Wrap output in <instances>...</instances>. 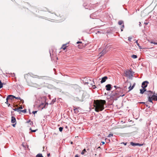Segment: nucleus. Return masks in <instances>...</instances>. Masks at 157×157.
I'll return each mask as SVG.
<instances>
[{
  "mask_svg": "<svg viewBox=\"0 0 157 157\" xmlns=\"http://www.w3.org/2000/svg\"><path fill=\"white\" fill-rule=\"evenodd\" d=\"M151 44H157V43L155 42L152 41V42H151Z\"/></svg>",
  "mask_w": 157,
  "mask_h": 157,
  "instance_id": "f704fd0d",
  "label": "nucleus"
},
{
  "mask_svg": "<svg viewBox=\"0 0 157 157\" xmlns=\"http://www.w3.org/2000/svg\"><path fill=\"white\" fill-rule=\"evenodd\" d=\"M37 111H33V112H32V113L34 114H35L37 112Z\"/></svg>",
  "mask_w": 157,
  "mask_h": 157,
  "instance_id": "a19ab883",
  "label": "nucleus"
},
{
  "mask_svg": "<svg viewBox=\"0 0 157 157\" xmlns=\"http://www.w3.org/2000/svg\"><path fill=\"white\" fill-rule=\"evenodd\" d=\"M143 145V144H140L139 143H137L136 146H142Z\"/></svg>",
  "mask_w": 157,
  "mask_h": 157,
  "instance_id": "7c9ffc66",
  "label": "nucleus"
},
{
  "mask_svg": "<svg viewBox=\"0 0 157 157\" xmlns=\"http://www.w3.org/2000/svg\"><path fill=\"white\" fill-rule=\"evenodd\" d=\"M123 21L122 20L119 21L118 22V24L119 25H121L123 24Z\"/></svg>",
  "mask_w": 157,
  "mask_h": 157,
  "instance_id": "dca6fc26",
  "label": "nucleus"
},
{
  "mask_svg": "<svg viewBox=\"0 0 157 157\" xmlns=\"http://www.w3.org/2000/svg\"><path fill=\"white\" fill-rule=\"evenodd\" d=\"M30 121H31L30 120L28 121H27V123H29Z\"/></svg>",
  "mask_w": 157,
  "mask_h": 157,
  "instance_id": "a18cd8bd",
  "label": "nucleus"
},
{
  "mask_svg": "<svg viewBox=\"0 0 157 157\" xmlns=\"http://www.w3.org/2000/svg\"><path fill=\"white\" fill-rule=\"evenodd\" d=\"M50 155V154L49 153L48 154L47 156L48 157Z\"/></svg>",
  "mask_w": 157,
  "mask_h": 157,
  "instance_id": "603ef678",
  "label": "nucleus"
},
{
  "mask_svg": "<svg viewBox=\"0 0 157 157\" xmlns=\"http://www.w3.org/2000/svg\"><path fill=\"white\" fill-rule=\"evenodd\" d=\"M2 87H3L2 83L1 82V81L0 80V89L2 88Z\"/></svg>",
  "mask_w": 157,
  "mask_h": 157,
  "instance_id": "393cba45",
  "label": "nucleus"
},
{
  "mask_svg": "<svg viewBox=\"0 0 157 157\" xmlns=\"http://www.w3.org/2000/svg\"><path fill=\"white\" fill-rule=\"evenodd\" d=\"M101 143H102V144L103 145L104 144H105V142H103V141Z\"/></svg>",
  "mask_w": 157,
  "mask_h": 157,
  "instance_id": "3c124183",
  "label": "nucleus"
},
{
  "mask_svg": "<svg viewBox=\"0 0 157 157\" xmlns=\"http://www.w3.org/2000/svg\"><path fill=\"white\" fill-rule=\"evenodd\" d=\"M121 144H124L125 145H126L127 144V143H121Z\"/></svg>",
  "mask_w": 157,
  "mask_h": 157,
  "instance_id": "09e8293b",
  "label": "nucleus"
},
{
  "mask_svg": "<svg viewBox=\"0 0 157 157\" xmlns=\"http://www.w3.org/2000/svg\"><path fill=\"white\" fill-rule=\"evenodd\" d=\"M132 39V38L130 37H128V40L129 41H131V40Z\"/></svg>",
  "mask_w": 157,
  "mask_h": 157,
  "instance_id": "58836bf2",
  "label": "nucleus"
},
{
  "mask_svg": "<svg viewBox=\"0 0 157 157\" xmlns=\"http://www.w3.org/2000/svg\"><path fill=\"white\" fill-rule=\"evenodd\" d=\"M124 76L126 77L131 78L132 76V72L130 70H128L124 71Z\"/></svg>",
  "mask_w": 157,
  "mask_h": 157,
  "instance_id": "7ed1b4c3",
  "label": "nucleus"
},
{
  "mask_svg": "<svg viewBox=\"0 0 157 157\" xmlns=\"http://www.w3.org/2000/svg\"><path fill=\"white\" fill-rule=\"evenodd\" d=\"M15 125H16V123H15V124H12V126H13V127H14L15 126Z\"/></svg>",
  "mask_w": 157,
  "mask_h": 157,
  "instance_id": "de8ad7c7",
  "label": "nucleus"
},
{
  "mask_svg": "<svg viewBox=\"0 0 157 157\" xmlns=\"http://www.w3.org/2000/svg\"><path fill=\"white\" fill-rule=\"evenodd\" d=\"M36 157H43L41 154H38L36 156Z\"/></svg>",
  "mask_w": 157,
  "mask_h": 157,
  "instance_id": "a211bd4d",
  "label": "nucleus"
},
{
  "mask_svg": "<svg viewBox=\"0 0 157 157\" xmlns=\"http://www.w3.org/2000/svg\"><path fill=\"white\" fill-rule=\"evenodd\" d=\"M108 78V77L106 76H104L101 78V82L102 83L105 82L106 79Z\"/></svg>",
  "mask_w": 157,
  "mask_h": 157,
  "instance_id": "9d476101",
  "label": "nucleus"
},
{
  "mask_svg": "<svg viewBox=\"0 0 157 157\" xmlns=\"http://www.w3.org/2000/svg\"><path fill=\"white\" fill-rule=\"evenodd\" d=\"M106 52H107V51L105 49L103 50L102 51V52L100 53V54H101V55H100V56H101L104 55L106 53Z\"/></svg>",
  "mask_w": 157,
  "mask_h": 157,
  "instance_id": "9b49d317",
  "label": "nucleus"
},
{
  "mask_svg": "<svg viewBox=\"0 0 157 157\" xmlns=\"http://www.w3.org/2000/svg\"><path fill=\"white\" fill-rule=\"evenodd\" d=\"M11 122L12 123H14L16 122V119L14 117L12 116L11 117Z\"/></svg>",
  "mask_w": 157,
  "mask_h": 157,
  "instance_id": "f8f14e48",
  "label": "nucleus"
},
{
  "mask_svg": "<svg viewBox=\"0 0 157 157\" xmlns=\"http://www.w3.org/2000/svg\"><path fill=\"white\" fill-rule=\"evenodd\" d=\"M124 24H123L122 25V26H121V31H123V29L124 28Z\"/></svg>",
  "mask_w": 157,
  "mask_h": 157,
  "instance_id": "b1692460",
  "label": "nucleus"
},
{
  "mask_svg": "<svg viewBox=\"0 0 157 157\" xmlns=\"http://www.w3.org/2000/svg\"><path fill=\"white\" fill-rule=\"evenodd\" d=\"M94 15H95V14L93 13L92 14H90V18H92V19H94V18L93 17Z\"/></svg>",
  "mask_w": 157,
  "mask_h": 157,
  "instance_id": "a878e982",
  "label": "nucleus"
},
{
  "mask_svg": "<svg viewBox=\"0 0 157 157\" xmlns=\"http://www.w3.org/2000/svg\"><path fill=\"white\" fill-rule=\"evenodd\" d=\"M19 108V109H22L23 108H22V106H21V107H20Z\"/></svg>",
  "mask_w": 157,
  "mask_h": 157,
  "instance_id": "864d4df0",
  "label": "nucleus"
},
{
  "mask_svg": "<svg viewBox=\"0 0 157 157\" xmlns=\"http://www.w3.org/2000/svg\"><path fill=\"white\" fill-rule=\"evenodd\" d=\"M86 152V150L85 149H84L81 152V154L82 155H84V153Z\"/></svg>",
  "mask_w": 157,
  "mask_h": 157,
  "instance_id": "4be33fe9",
  "label": "nucleus"
},
{
  "mask_svg": "<svg viewBox=\"0 0 157 157\" xmlns=\"http://www.w3.org/2000/svg\"><path fill=\"white\" fill-rule=\"evenodd\" d=\"M14 98H15V96H14L11 95H10L7 96V97L6 98V100H7L10 99L12 100Z\"/></svg>",
  "mask_w": 157,
  "mask_h": 157,
  "instance_id": "0eeeda50",
  "label": "nucleus"
},
{
  "mask_svg": "<svg viewBox=\"0 0 157 157\" xmlns=\"http://www.w3.org/2000/svg\"><path fill=\"white\" fill-rule=\"evenodd\" d=\"M100 33V32H99V31H98L96 33Z\"/></svg>",
  "mask_w": 157,
  "mask_h": 157,
  "instance_id": "052dcab7",
  "label": "nucleus"
},
{
  "mask_svg": "<svg viewBox=\"0 0 157 157\" xmlns=\"http://www.w3.org/2000/svg\"><path fill=\"white\" fill-rule=\"evenodd\" d=\"M112 136H113V134H109L107 136V137H111Z\"/></svg>",
  "mask_w": 157,
  "mask_h": 157,
  "instance_id": "72a5a7b5",
  "label": "nucleus"
},
{
  "mask_svg": "<svg viewBox=\"0 0 157 157\" xmlns=\"http://www.w3.org/2000/svg\"><path fill=\"white\" fill-rule=\"evenodd\" d=\"M56 99H53L52 101V103H53L55 101H56Z\"/></svg>",
  "mask_w": 157,
  "mask_h": 157,
  "instance_id": "ea45409f",
  "label": "nucleus"
},
{
  "mask_svg": "<svg viewBox=\"0 0 157 157\" xmlns=\"http://www.w3.org/2000/svg\"><path fill=\"white\" fill-rule=\"evenodd\" d=\"M16 98V99H19L20 100H21V101H22L21 99V98L20 97H15V98Z\"/></svg>",
  "mask_w": 157,
  "mask_h": 157,
  "instance_id": "473e14b6",
  "label": "nucleus"
},
{
  "mask_svg": "<svg viewBox=\"0 0 157 157\" xmlns=\"http://www.w3.org/2000/svg\"><path fill=\"white\" fill-rule=\"evenodd\" d=\"M82 43V42H80V41H78L77 42V44H78V43Z\"/></svg>",
  "mask_w": 157,
  "mask_h": 157,
  "instance_id": "49530a36",
  "label": "nucleus"
},
{
  "mask_svg": "<svg viewBox=\"0 0 157 157\" xmlns=\"http://www.w3.org/2000/svg\"><path fill=\"white\" fill-rule=\"evenodd\" d=\"M114 87L116 88V87H117V86H114Z\"/></svg>",
  "mask_w": 157,
  "mask_h": 157,
  "instance_id": "680f3d73",
  "label": "nucleus"
},
{
  "mask_svg": "<svg viewBox=\"0 0 157 157\" xmlns=\"http://www.w3.org/2000/svg\"><path fill=\"white\" fill-rule=\"evenodd\" d=\"M75 157H78V156L77 154L75 155Z\"/></svg>",
  "mask_w": 157,
  "mask_h": 157,
  "instance_id": "8fccbe9b",
  "label": "nucleus"
},
{
  "mask_svg": "<svg viewBox=\"0 0 157 157\" xmlns=\"http://www.w3.org/2000/svg\"><path fill=\"white\" fill-rule=\"evenodd\" d=\"M145 102H140V103H142V104H145Z\"/></svg>",
  "mask_w": 157,
  "mask_h": 157,
  "instance_id": "13d9d810",
  "label": "nucleus"
},
{
  "mask_svg": "<svg viewBox=\"0 0 157 157\" xmlns=\"http://www.w3.org/2000/svg\"><path fill=\"white\" fill-rule=\"evenodd\" d=\"M153 100V97H148V101L149 102H151L152 104L153 102L152 101V100Z\"/></svg>",
  "mask_w": 157,
  "mask_h": 157,
  "instance_id": "4468645a",
  "label": "nucleus"
},
{
  "mask_svg": "<svg viewBox=\"0 0 157 157\" xmlns=\"http://www.w3.org/2000/svg\"><path fill=\"white\" fill-rule=\"evenodd\" d=\"M140 93L141 94H143L144 92L146 91V89L145 88H143V89H140Z\"/></svg>",
  "mask_w": 157,
  "mask_h": 157,
  "instance_id": "ddd939ff",
  "label": "nucleus"
},
{
  "mask_svg": "<svg viewBox=\"0 0 157 157\" xmlns=\"http://www.w3.org/2000/svg\"><path fill=\"white\" fill-rule=\"evenodd\" d=\"M22 101H22V103H23L24 102V101L23 100H21Z\"/></svg>",
  "mask_w": 157,
  "mask_h": 157,
  "instance_id": "bf43d9fd",
  "label": "nucleus"
},
{
  "mask_svg": "<svg viewBox=\"0 0 157 157\" xmlns=\"http://www.w3.org/2000/svg\"><path fill=\"white\" fill-rule=\"evenodd\" d=\"M5 103L6 104H8V106H9L10 105V104H8V100H6V102H5Z\"/></svg>",
  "mask_w": 157,
  "mask_h": 157,
  "instance_id": "4c0bfd02",
  "label": "nucleus"
},
{
  "mask_svg": "<svg viewBox=\"0 0 157 157\" xmlns=\"http://www.w3.org/2000/svg\"><path fill=\"white\" fill-rule=\"evenodd\" d=\"M90 85H92V86L93 87V88L94 89H95V88H96V87L95 86V85H93V83H90Z\"/></svg>",
  "mask_w": 157,
  "mask_h": 157,
  "instance_id": "c9c22d12",
  "label": "nucleus"
},
{
  "mask_svg": "<svg viewBox=\"0 0 157 157\" xmlns=\"http://www.w3.org/2000/svg\"><path fill=\"white\" fill-rule=\"evenodd\" d=\"M147 83H148V82L147 81H145L143 82L142 84V88H145L147 86Z\"/></svg>",
  "mask_w": 157,
  "mask_h": 157,
  "instance_id": "423d86ee",
  "label": "nucleus"
},
{
  "mask_svg": "<svg viewBox=\"0 0 157 157\" xmlns=\"http://www.w3.org/2000/svg\"><path fill=\"white\" fill-rule=\"evenodd\" d=\"M111 85L110 84H108L106 85L105 86V89L107 91H109L111 90Z\"/></svg>",
  "mask_w": 157,
  "mask_h": 157,
  "instance_id": "6e6552de",
  "label": "nucleus"
},
{
  "mask_svg": "<svg viewBox=\"0 0 157 157\" xmlns=\"http://www.w3.org/2000/svg\"><path fill=\"white\" fill-rule=\"evenodd\" d=\"M89 97V95L88 94L86 93H83L82 95L81 98H78V99H76V100L77 101H85L86 99H88Z\"/></svg>",
  "mask_w": 157,
  "mask_h": 157,
  "instance_id": "f03ea898",
  "label": "nucleus"
},
{
  "mask_svg": "<svg viewBox=\"0 0 157 157\" xmlns=\"http://www.w3.org/2000/svg\"><path fill=\"white\" fill-rule=\"evenodd\" d=\"M135 83L132 85V86L131 88L130 89V90H132L133 89L134 86H135Z\"/></svg>",
  "mask_w": 157,
  "mask_h": 157,
  "instance_id": "2f4dec72",
  "label": "nucleus"
},
{
  "mask_svg": "<svg viewBox=\"0 0 157 157\" xmlns=\"http://www.w3.org/2000/svg\"><path fill=\"white\" fill-rule=\"evenodd\" d=\"M148 92V97H155V95L154 94L153 95V93L152 91L150 90L147 92Z\"/></svg>",
  "mask_w": 157,
  "mask_h": 157,
  "instance_id": "1a4fd4ad",
  "label": "nucleus"
},
{
  "mask_svg": "<svg viewBox=\"0 0 157 157\" xmlns=\"http://www.w3.org/2000/svg\"><path fill=\"white\" fill-rule=\"evenodd\" d=\"M6 83L4 82L2 83L3 85H5L6 84Z\"/></svg>",
  "mask_w": 157,
  "mask_h": 157,
  "instance_id": "6e6d98bb",
  "label": "nucleus"
},
{
  "mask_svg": "<svg viewBox=\"0 0 157 157\" xmlns=\"http://www.w3.org/2000/svg\"><path fill=\"white\" fill-rule=\"evenodd\" d=\"M130 144H131V145L132 146H136V145H137V143H135L133 142H131Z\"/></svg>",
  "mask_w": 157,
  "mask_h": 157,
  "instance_id": "6ab92c4d",
  "label": "nucleus"
},
{
  "mask_svg": "<svg viewBox=\"0 0 157 157\" xmlns=\"http://www.w3.org/2000/svg\"><path fill=\"white\" fill-rule=\"evenodd\" d=\"M98 148H100V147H98Z\"/></svg>",
  "mask_w": 157,
  "mask_h": 157,
  "instance_id": "338daca9",
  "label": "nucleus"
},
{
  "mask_svg": "<svg viewBox=\"0 0 157 157\" xmlns=\"http://www.w3.org/2000/svg\"><path fill=\"white\" fill-rule=\"evenodd\" d=\"M63 129V127H60L59 128V130L60 132H62Z\"/></svg>",
  "mask_w": 157,
  "mask_h": 157,
  "instance_id": "c756f323",
  "label": "nucleus"
},
{
  "mask_svg": "<svg viewBox=\"0 0 157 157\" xmlns=\"http://www.w3.org/2000/svg\"><path fill=\"white\" fill-rule=\"evenodd\" d=\"M83 6L86 9L90 10L93 8L94 5L91 4L88 5L86 3H84L83 4Z\"/></svg>",
  "mask_w": 157,
  "mask_h": 157,
  "instance_id": "20e7f679",
  "label": "nucleus"
},
{
  "mask_svg": "<svg viewBox=\"0 0 157 157\" xmlns=\"http://www.w3.org/2000/svg\"><path fill=\"white\" fill-rule=\"evenodd\" d=\"M137 46L140 48H141V46H140V44L138 43L137 40H136V42Z\"/></svg>",
  "mask_w": 157,
  "mask_h": 157,
  "instance_id": "bb28decb",
  "label": "nucleus"
},
{
  "mask_svg": "<svg viewBox=\"0 0 157 157\" xmlns=\"http://www.w3.org/2000/svg\"><path fill=\"white\" fill-rule=\"evenodd\" d=\"M87 83H89V82H87Z\"/></svg>",
  "mask_w": 157,
  "mask_h": 157,
  "instance_id": "69168bd1",
  "label": "nucleus"
},
{
  "mask_svg": "<svg viewBox=\"0 0 157 157\" xmlns=\"http://www.w3.org/2000/svg\"><path fill=\"white\" fill-rule=\"evenodd\" d=\"M124 96V94H123L122 95H120L119 96H118L117 98H118L120 96L123 97V96Z\"/></svg>",
  "mask_w": 157,
  "mask_h": 157,
  "instance_id": "79ce46f5",
  "label": "nucleus"
},
{
  "mask_svg": "<svg viewBox=\"0 0 157 157\" xmlns=\"http://www.w3.org/2000/svg\"><path fill=\"white\" fill-rule=\"evenodd\" d=\"M131 84H130V86H129V87H128V89H129V91H130V89L131 88Z\"/></svg>",
  "mask_w": 157,
  "mask_h": 157,
  "instance_id": "37998d69",
  "label": "nucleus"
},
{
  "mask_svg": "<svg viewBox=\"0 0 157 157\" xmlns=\"http://www.w3.org/2000/svg\"><path fill=\"white\" fill-rule=\"evenodd\" d=\"M29 130H30L32 132H35L37 130V129L33 130H32L31 128H30Z\"/></svg>",
  "mask_w": 157,
  "mask_h": 157,
  "instance_id": "5701e85b",
  "label": "nucleus"
},
{
  "mask_svg": "<svg viewBox=\"0 0 157 157\" xmlns=\"http://www.w3.org/2000/svg\"><path fill=\"white\" fill-rule=\"evenodd\" d=\"M131 57L133 59H136L137 58V56L136 55H133L131 56Z\"/></svg>",
  "mask_w": 157,
  "mask_h": 157,
  "instance_id": "aec40b11",
  "label": "nucleus"
},
{
  "mask_svg": "<svg viewBox=\"0 0 157 157\" xmlns=\"http://www.w3.org/2000/svg\"><path fill=\"white\" fill-rule=\"evenodd\" d=\"M118 95V94L117 93L115 92H112L111 94V97L113 98H116V100H117L118 98H117Z\"/></svg>",
  "mask_w": 157,
  "mask_h": 157,
  "instance_id": "39448f33",
  "label": "nucleus"
},
{
  "mask_svg": "<svg viewBox=\"0 0 157 157\" xmlns=\"http://www.w3.org/2000/svg\"><path fill=\"white\" fill-rule=\"evenodd\" d=\"M71 144H73V142H71Z\"/></svg>",
  "mask_w": 157,
  "mask_h": 157,
  "instance_id": "e2e57ef3",
  "label": "nucleus"
},
{
  "mask_svg": "<svg viewBox=\"0 0 157 157\" xmlns=\"http://www.w3.org/2000/svg\"><path fill=\"white\" fill-rule=\"evenodd\" d=\"M153 100L157 101V96H155L153 97Z\"/></svg>",
  "mask_w": 157,
  "mask_h": 157,
  "instance_id": "cd10ccee",
  "label": "nucleus"
},
{
  "mask_svg": "<svg viewBox=\"0 0 157 157\" xmlns=\"http://www.w3.org/2000/svg\"><path fill=\"white\" fill-rule=\"evenodd\" d=\"M148 23L147 22H144V24L146 25H147L148 24Z\"/></svg>",
  "mask_w": 157,
  "mask_h": 157,
  "instance_id": "5fc2aeb1",
  "label": "nucleus"
},
{
  "mask_svg": "<svg viewBox=\"0 0 157 157\" xmlns=\"http://www.w3.org/2000/svg\"><path fill=\"white\" fill-rule=\"evenodd\" d=\"M14 111H17V112L20 111V110L19 109V108H15L13 109Z\"/></svg>",
  "mask_w": 157,
  "mask_h": 157,
  "instance_id": "412c9836",
  "label": "nucleus"
},
{
  "mask_svg": "<svg viewBox=\"0 0 157 157\" xmlns=\"http://www.w3.org/2000/svg\"><path fill=\"white\" fill-rule=\"evenodd\" d=\"M38 77V78H43V77H44V76H40V77H39L38 76H36V77Z\"/></svg>",
  "mask_w": 157,
  "mask_h": 157,
  "instance_id": "e433bc0d",
  "label": "nucleus"
},
{
  "mask_svg": "<svg viewBox=\"0 0 157 157\" xmlns=\"http://www.w3.org/2000/svg\"><path fill=\"white\" fill-rule=\"evenodd\" d=\"M76 109H74V111H75V110H76Z\"/></svg>",
  "mask_w": 157,
  "mask_h": 157,
  "instance_id": "0e129e2a",
  "label": "nucleus"
},
{
  "mask_svg": "<svg viewBox=\"0 0 157 157\" xmlns=\"http://www.w3.org/2000/svg\"><path fill=\"white\" fill-rule=\"evenodd\" d=\"M148 104H149V102L148 101H147V102H145V104L146 105L147 107H148V108H150V106H149Z\"/></svg>",
  "mask_w": 157,
  "mask_h": 157,
  "instance_id": "f3484780",
  "label": "nucleus"
},
{
  "mask_svg": "<svg viewBox=\"0 0 157 157\" xmlns=\"http://www.w3.org/2000/svg\"><path fill=\"white\" fill-rule=\"evenodd\" d=\"M67 44H63L61 47L62 48L63 50H65L66 49L67 46H66Z\"/></svg>",
  "mask_w": 157,
  "mask_h": 157,
  "instance_id": "2eb2a0df",
  "label": "nucleus"
},
{
  "mask_svg": "<svg viewBox=\"0 0 157 157\" xmlns=\"http://www.w3.org/2000/svg\"><path fill=\"white\" fill-rule=\"evenodd\" d=\"M20 111H21L23 113H25L26 112V110L25 109L23 110H20Z\"/></svg>",
  "mask_w": 157,
  "mask_h": 157,
  "instance_id": "c85d7f7f",
  "label": "nucleus"
},
{
  "mask_svg": "<svg viewBox=\"0 0 157 157\" xmlns=\"http://www.w3.org/2000/svg\"><path fill=\"white\" fill-rule=\"evenodd\" d=\"M33 124V122H31L30 124V125Z\"/></svg>",
  "mask_w": 157,
  "mask_h": 157,
  "instance_id": "4d7b16f0",
  "label": "nucleus"
},
{
  "mask_svg": "<svg viewBox=\"0 0 157 157\" xmlns=\"http://www.w3.org/2000/svg\"><path fill=\"white\" fill-rule=\"evenodd\" d=\"M139 26L140 27L141 26V22H139Z\"/></svg>",
  "mask_w": 157,
  "mask_h": 157,
  "instance_id": "c03bdc74",
  "label": "nucleus"
},
{
  "mask_svg": "<svg viewBox=\"0 0 157 157\" xmlns=\"http://www.w3.org/2000/svg\"><path fill=\"white\" fill-rule=\"evenodd\" d=\"M106 101L105 100H94V105L95 110L97 112L102 111L104 108V105Z\"/></svg>",
  "mask_w": 157,
  "mask_h": 157,
  "instance_id": "f257e3e1",
  "label": "nucleus"
}]
</instances>
